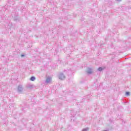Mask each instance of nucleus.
Listing matches in <instances>:
<instances>
[{
	"label": "nucleus",
	"instance_id": "nucleus-10",
	"mask_svg": "<svg viewBox=\"0 0 131 131\" xmlns=\"http://www.w3.org/2000/svg\"><path fill=\"white\" fill-rule=\"evenodd\" d=\"M25 55L24 54H22L21 55V57H25Z\"/></svg>",
	"mask_w": 131,
	"mask_h": 131
},
{
	"label": "nucleus",
	"instance_id": "nucleus-2",
	"mask_svg": "<svg viewBox=\"0 0 131 131\" xmlns=\"http://www.w3.org/2000/svg\"><path fill=\"white\" fill-rule=\"evenodd\" d=\"M17 91L20 93L23 92V86H22V85H18Z\"/></svg>",
	"mask_w": 131,
	"mask_h": 131
},
{
	"label": "nucleus",
	"instance_id": "nucleus-11",
	"mask_svg": "<svg viewBox=\"0 0 131 131\" xmlns=\"http://www.w3.org/2000/svg\"><path fill=\"white\" fill-rule=\"evenodd\" d=\"M121 1H122V0H117V2H121Z\"/></svg>",
	"mask_w": 131,
	"mask_h": 131
},
{
	"label": "nucleus",
	"instance_id": "nucleus-3",
	"mask_svg": "<svg viewBox=\"0 0 131 131\" xmlns=\"http://www.w3.org/2000/svg\"><path fill=\"white\" fill-rule=\"evenodd\" d=\"M86 73L88 74H92L93 73V69H92L91 68H88L87 70H86Z\"/></svg>",
	"mask_w": 131,
	"mask_h": 131
},
{
	"label": "nucleus",
	"instance_id": "nucleus-7",
	"mask_svg": "<svg viewBox=\"0 0 131 131\" xmlns=\"http://www.w3.org/2000/svg\"><path fill=\"white\" fill-rule=\"evenodd\" d=\"M98 71H102V70H103V68H102V67H99L98 69Z\"/></svg>",
	"mask_w": 131,
	"mask_h": 131
},
{
	"label": "nucleus",
	"instance_id": "nucleus-9",
	"mask_svg": "<svg viewBox=\"0 0 131 131\" xmlns=\"http://www.w3.org/2000/svg\"><path fill=\"white\" fill-rule=\"evenodd\" d=\"M88 130H89V128H84L82 131H88Z\"/></svg>",
	"mask_w": 131,
	"mask_h": 131
},
{
	"label": "nucleus",
	"instance_id": "nucleus-8",
	"mask_svg": "<svg viewBox=\"0 0 131 131\" xmlns=\"http://www.w3.org/2000/svg\"><path fill=\"white\" fill-rule=\"evenodd\" d=\"M125 95H126V96H129L130 93L129 92H126Z\"/></svg>",
	"mask_w": 131,
	"mask_h": 131
},
{
	"label": "nucleus",
	"instance_id": "nucleus-5",
	"mask_svg": "<svg viewBox=\"0 0 131 131\" xmlns=\"http://www.w3.org/2000/svg\"><path fill=\"white\" fill-rule=\"evenodd\" d=\"M27 88L28 89H32V88H33V85L32 84H28L27 86Z\"/></svg>",
	"mask_w": 131,
	"mask_h": 131
},
{
	"label": "nucleus",
	"instance_id": "nucleus-6",
	"mask_svg": "<svg viewBox=\"0 0 131 131\" xmlns=\"http://www.w3.org/2000/svg\"><path fill=\"white\" fill-rule=\"evenodd\" d=\"M35 80V78L34 76H32L30 78V80H31V81H34Z\"/></svg>",
	"mask_w": 131,
	"mask_h": 131
},
{
	"label": "nucleus",
	"instance_id": "nucleus-4",
	"mask_svg": "<svg viewBox=\"0 0 131 131\" xmlns=\"http://www.w3.org/2000/svg\"><path fill=\"white\" fill-rule=\"evenodd\" d=\"M51 79H51L50 77H48V78L46 79L45 82H46V83H50V82H51Z\"/></svg>",
	"mask_w": 131,
	"mask_h": 131
},
{
	"label": "nucleus",
	"instance_id": "nucleus-1",
	"mask_svg": "<svg viewBox=\"0 0 131 131\" xmlns=\"http://www.w3.org/2000/svg\"><path fill=\"white\" fill-rule=\"evenodd\" d=\"M58 77L59 79H61V80H63V79H65L66 78L65 75H64V74L63 73L59 74Z\"/></svg>",
	"mask_w": 131,
	"mask_h": 131
}]
</instances>
